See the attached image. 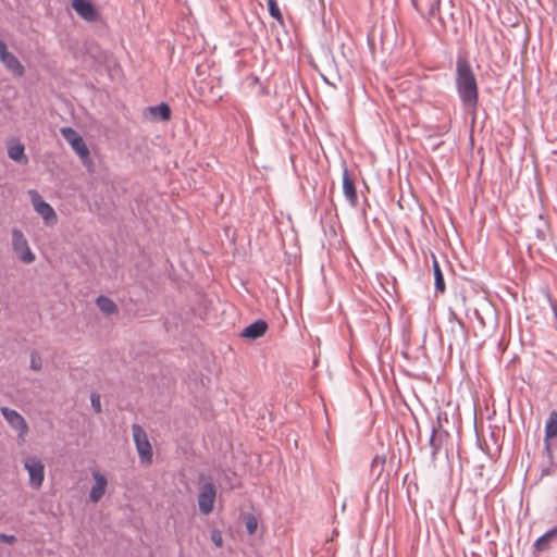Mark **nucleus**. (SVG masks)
I'll return each mask as SVG.
<instances>
[{"mask_svg": "<svg viewBox=\"0 0 557 557\" xmlns=\"http://www.w3.org/2000/svg\"><path fill=\"white\" fill-rule=\"evenodd\" d=\"M456 89L462 106L475 110L479 103V87L470 62L458 57L456 61Z\"/></svg>", "mask_w": 557, "mask_h": 557, "instance_id": "1", "label": "nucleus"}, {"mask_svg": "<svg viewBox=\"0 0 557 557\" xmlns=\"http://www.w3.org/2000/svg\"><path fill=\"white\" fill-rule=\"evenodd\" d=\"M132 434L140 463L150 465L152 462L153 453L146 431L143 426L135 423L132 425Z\"/></svg>", "mask_w": 557, "mask_h": 557, "instance_id": "2", "label": "nucleus"}, {"mask_svg": "<svg viewBox=\"0 0 557 557\" xmlns=\"http://www.w3.org/2000/svg\"><path fill=\"white\" fill-rule=\"evenodd\" d=\"M12 248L23 263L30 264L35 261V253L32 251L27 238L18 228L12 230Z\"/></svg>", "mask_w": 557, "mask_h": 557, "instance_id": "3", "label": "nucleus"}, {"mask_svg": "<svg viewBox=\"0 0 557 557\" xmlns=\"http://www.w3.org/2000/svg\"><path fill=\"white\" fill-rule=\"evenodd\" d=\"M35 211L42 218L47 226H53L58 222V218L53 208L46 202L39 193L35 189L28 190Z\"/></svg>", "mask_w": 557, "mask_h": 557, "instance_id": "4", "label": "nucleus"}, {"mask_svg": "<svg viewBox=\"0 0 557 557\" xmlns=\"http://www.w3.org/2000/svg\"><path fill=\"white\" fill-rule=\"evenodd\" d=\"M24 468L28 472L29 485L38 490L41 487L45 479V466L36 456H26L24 458Z\"/></svg>", "mask_w": 557, "mask_h": 557, "instance_id": "5", "label": "nucleus"}, {"mask_svg": "<svg viewBox=\"0 0 557 557\" xmlns=\"http://www.w3.org/2000/svg\"><path fill=\"white\" fill-rule=\"evenodd\" d=\"M72 9L87 23H97L101 18L99 9L90 0H72Z\"/></svg>", "mask_w": 557, "mask_h": 557, "instance_id": "6", "label": "nucleus"}, {"mask_svg": "<svg viewBox=\"0 0 557 557\" xmlns=\"http://www.w3.org/2000/svg\"><path fill=\"white\" fill-rule=\"evenodd\" d=\"M72 150L78 156L83 165L89 173L95 171V163L90 157V150L84 139L72 129Z\"/></svg>", "mask_w": 557, "mask_h": 557, "instance_id": "7", "label": "nucleus"}, {"mask_svg": "<svg viewBox=\"0 0 557 557\" xmlns=\"http://www.w3.org/2000/svg\"><path fill=\"white\" fill-rule=\"evenodd\" d=\"M216 497V488L212 482H206L200 487L198 506L202 515L207 516L213 511Z\"/></svg>", "mask_w": 557, "mask_h": 557, "instance_id": "8", "label": "nucleus"}, {"mask_svg": "<svg viewBox=\"0 0 557 557\" xmlns=\"http://www.w3.org/2000/svg\"><path fill=\"white\" fill-rule=\"evenodd\" d=\"M0 411L9 425L17 432L18 438L24 441V436L28 432V425L23 416L8 407H1Z\"/></svg>", "mask_w": 557, "mask_h": 557, "instance_id": "9", "label": "nucleus"}, {"mask_svg": "<svg viewBox=\"0 0 557 557\" xmlns=\"http://www.w3.org/2000/svg\"><path fill=\"white\" fill-rule=\"evenodd\" d=\"M0 61L4 67L14 76L21 77L25 73V69L21 61L8 50V47L0 52Z\"/></svg>", "mask_w": 557, "mask_h": 557, "instance_id": "10", "label": "nucleus"}, {"mask_svg": "<svg viewBox=\"0 0 557 557\" xmlns=\"http://www.w3.org/2000/svg\"><path fill=\"white\" fill-rule=\"evenodd\" d=\"M343 193L346 200L352 208L358 205V195L354 180L350 177L349 171L346 166L343 170Z\"/></svg>", "mask_w": 557, "mask_h": 557, "instance_id": "11", "label": "nucleus"}, {"mask_svg": "<svg viewBox=\"0 0 557 557\" xmlns=\"http://www.w3.org/2000/svg\"><path fill=\"white\" fill-rule=\"evenodd\" d=\"M92 478L95 480V484L89 492V499L96 504L104 495L108 481L107 478L98 471H92Z\"/></svg>", "mask_w": 557, "mask_h": 557, "instance_id": "12", "label": "nucleus"}, {"mask_svg": "<svg viewBox=\"0 0 557 557\" xmlns=\"http://www.w3.org/2000/svg\"><path fill=\"white\" fill-rule=\"evenodd\" d=\"M268 330V323L264 320H257L253 323L246 326L240 336L244 338H248L250 341H255L265 334Z\"/></svg>", "mask_w": 557, "mask_h": 557, "instance_id": "13", "label": "nucleus"}, {"mask_svg": "<svg viewBox=\"0 0 557 557\" xmlns=\"http://www.w3.org/2000/svg\"><path fill=\"white\" fill-rule=\"evenodd\" d=\"M441 423L437 422L436 424H432V431L430 436V446H431V455L433 458L438 454L444 438L447 436V433L445 431L441 430Z\"/></svg>", "mask_w": 557, "mask_h": 557, "instance_id": "14", "label": "nucleus"}, {"mask_svg": "<svg viewBox=\"0 0 557 557\" xmlns=\"http://www.w3.org/2000/svg\"><path fill=\"white\" fill-rule=\"evenodd\" d=\"M145 115L152 121H168L171 117V109L168 103L161 102L158 106L146 108Z\"/></svg>", "mask_w": 557, "mask_h": 557, "instance_id": "15", "label": "nucleus"}, {"mask_svg": "<svg viewBox=\"0 0 557 557\" xmlns=\"http://www.w3.org/2000/svg\"><path fill=\"white\" fill-rule=\"evenodd\" d=\"M8 156L20 164H26L28 162V158L25 154V147L20 143L12 144L8 147Z\"/></svg>", "mask_w": 557, "mask_h": 557, "instance_id": "16", "label": "nucleus"}, {"mask_svg": "<svg viewBox=\"0 0 557 557\" xmlns=\"http://www.w3.org/2000/svg\"><path fill=\"white\" fill-rule=\"evenodd\" d=\"M96 304L100 311L107 315L113 314L117 311L115 302L106 296H99Z\"/></svg>", "mask_w": 557, "mask_h": 557, "instance_id": "17", "label": "nucleus"}, {"mask_svg": "<svg viewBox=\"0 0 557 557\" xmlns=\"http://www.w3.org/2000/svg\"><path fill=\"white\" fill-rule=\"evenodd\" d=\"M555 436H557V410H554L549 413V417L545 424L546 441Z\"/></svg>", "mask_w": 557, "mask_h": 557, "instance_id": "18", "label": "nucleus"}, {"mask_svg": "<svg viewBox=\"0 0 557 557\" xmlns=\"http://www.w3.org/2000/svg\"><path fill=\"white\" fill-rule=\"evenodd\" d=\"M433 272H434V281H435L434 284H435L436 292L444 293L445 292L444 276H443V273L441 271L440 264L436 259L433 260Z\"/></svg>", "mask_w": 557, "mask_h": 557, "instance_id": "19", "label": "nucleus"}, {"mask_svg": "<svg viewBox=\"0 0 557 557\" xmlns=\"http://www.w3.org/2000/svg\"><path fill=\"white\" fill-rule=\"evenodd\" d=\"M556 534H557V527L553 528L552 530L544 533L541 537H539L534 543V547L539 550L544 549L546 547L545 545L548 542V540L552 539Z\"/></svg>", "mask_w": 557, "mask_h": 557, "instance_id": "20", "label": "nucleus"}, {"mask_svg": "<svg viewBox=\"0 0 557 557\" xmlns=\"http://www.w3.org/2000/svg\"><path fill=\"white\" fill-rule=\"evenodd\" d=\"M267 4H268L270 15L273 18H275L276 21H278L280 23H283V16H282V13L280 11L276 0H267Z\"/></svg>", "mask_w": 557, "mask_h": 557, "instance_id": "21", "label": "nucleus"}, {"mask_svg": "<svg viewBox=\"0 0 557 557\" xmlns=\"http://www.w3.org/2000/svg\"><path fill=\"white\" fill-rule=\"evenodd\" d=\"M90 401H91V407H92L94 411L96 413H100L102 410L100 395L98 393H91Z\"/></svg>", "mask_w": 557, "mask_h": 557, "instance_id": "22", "label": "nucleus"}, {"mask_svg": "<svg viewBox=\"0 0 557 557\" xmlns=\"http://www.w3.org/2000/svg\"><path fill=\"white\" fill-rule=\"evenodd\" d=\"M441 1L442 0H430L429 12H428L429 17H433V16H435V14L437 12H440Z\"/></svg>", "mask_w": 557, "mask_h": 557, "instance_id": "23", "label": "nucleus"}, {"mask_svg": "<svg viewBox=\"0 0 557 557\" xmlns=\"http://www.w3.org/2000/svg\"><path fill=\"white\" fill-rule=\"evenodd\" d=\"M246 529H247L249 534H253L256 532V530H257V520H256L255 517L249 516L246 519Z\"/></svg>", "mask_w": 557, "mask_h": 557, "instance_id": "24", "label": "nucleus"}, {"mask_svg": "<svg viewBox=\"0 0 557 557\" xmlns=\"http://www.w3.org/2000/svg\"><path fill=\"white\" fill-rule=\"evenodd\" d=\"M0 542L12 545L16 542V537L15 535L0 533Z\"/></svg>", "mask_w": 557, "mask_h": 557, "instance_id": "25", "label": "nucleus"}, {"mask_svg": "<svg viewBox=\"0 0 557 557\" xmlns=\"http://www.w3.org/2000/svg\"><path fill=\"white\" fill-rule=\"evenodd\" d=\"M30 368L36 371L41 369V360L39 357H36L34 354H32Z\"/></svg>", "mask_w": 557, "mask_h": 557, "instance_id": "26", "label": "nucleus"}, {"mask_svg": "<svg viewBox=\"0 0 557 557\" xmlns=\"http://www.w3.org/2000/svg\"><path fill=\"white\" fill-rule=\"evenodd\" d=\"M211 540L215 544V546L221 547L222 546V536L221 533L218 531H213L211 534Z\"/></svg>", "mask_w": 557, "mask_h": 557, "instance_id": "27", "label": "nucleus"}, {"mask_svg": "<svg viewBox=\"0 0 557 557\" xmlns=\"http://www.w3.org/2000/svg\"><path fill=\"white\" fill-rule=\"evenodd\" d=\"M62 136L64 137L65 140H67L70 143V126H64L60 129Z\"/></svg>", "mask_w": 557, "mask_h": 557, "instance_id": "28", "label": "nucleus"}, {"mask_svg": "<svg viewBox=\"0 0 557 557\" xmlns=\"http://www.w3.org/2000/svg\"><path fill=\"white\" fill-rule=\"evenodd\" d=\"M411 3H412V7L416 9V11L420 12L418 0H411Z\"/></svg>", "mask_w": 557, "mask_h": 557, "instance_id": "29", "label": "nucleus"}, {"mask_svg": "<svg viewBox=\"0 0 557 557\" xmlns=\"http://www.w3.org/2000/svg\"><path fill=\"white\" fill-rule=\"evenodd\" d=\"M7 48V45L3 40L0 39V52Z\"/></svg>", "mask_w": 557, "mask_h": 557, "instance_id": "30", "label": "nucleus"}, {"mask_svg": "<svg viewBox=\"0 0 557 557\" xmlns=\"http://www.w3.org/2000/svg\"><path fill=\"white\" fill-rule=\"evenodd\" d=\"M458 326L460 329V332L463 334L465 333V325L461 321H458Z\"/></svg>", "mask_w": 557, "mask_h": 557, "instance_id": "31", "label": "nucleus"}]
</instances>
